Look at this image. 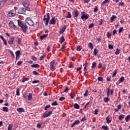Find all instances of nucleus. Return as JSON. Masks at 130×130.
Segmentation results:
<instances>
[{
	"label": "nucleus",
	"mask_w": 130,
	"mask_h": 130,
	"mask_svg": "<svg viewBox=\"0 0 130 130\" xmlns=\"http://www.w3.org/2000/svg\"><path fill=\"white\" fill-rule=\"evenodd\" d=\"M9 17H15L16 16V12L14 10L10 11L8 13Z\"/></svg>",
	"instance_id": "nucleus-7"
},
{
	"label": "nucleus",
	"mask_w": 130,
	"mask_h": 130,
	"mask_svg": "<svg viewBox=\"0 0 130 130\" xmlns=\"http://www.w3.org/2000/svg\"><path fill=\"white\" fill-rule=\"evenodd\" d=\"M107 36L108 37V38L110 39L111 37V34H110V32H108L107 34Z\"/></svg>",
	"instance_id": "nucleus-48"
},
{
	"label": "nucleus",
	"mask_w": 130,
	"mask_h": 130,
	"mask_svg": "<svg viewBox=\"0 0 130 130\" xmlns=\"http://www.w3.org/2000/svg\"><path fill=\"white\" fill-rule=\"evenodd\" d=\"M31 68H35L36 69H39L40 65L39 64H34L31 65Z\"/></svg>",
	"instance_id": "nucleus-16"
},
{
	"label": "nucleus",
	"mask_w": 130,
	"mask_h": 130,
	"mask_svg": "<svg viewBox=\"0 0 130 130\" xmlns=\"http://www.w3.org/2000/svg\"><path fill=\"white\" fill-rule=\"evenodd\" d=\"M124 118V115L121 114L119 116V120H122Z\"/></svg>",
	"instance_id": "nucleus-27"
},
{
	"label": "nucleus",
	"mask_w": 130,
	"mask_h": 130,
	"mask_svg": "<svg viewBox=\"0 0 130 130\" xmlns=\"http://www.w3.org/2000/svg\"><path fill=\"white\" fill-rule=\"evenodd\" d=\"M78 124H80V120H76L74 121V122L73 123V124L71 125L72 127H74L75 125H77Z\"/></svg>",
	"instance_id": "nucleus-13"
},
{
	"label": "nucleus",
	"mask_w": 130,
	"mask_h": 130,
	"mask_svg": "<svg viewBox=\"0 0 130 130\" xmlns=\"http://www.w3.org/2000/svg\"><path fill=\"white\" fill-rule=\"evenodd\" d=\"M93 53L94 55H97V53H98V50L95 48L94 49Z\"/></svg>",
	"instance_id": "nucleus-38"
},
{
	"label": "nucleus",
	"mask_w": 130,
	"mask_h": 130,
	"mask_svg": "<svg viewBox=\"0 0 130 130\" xmlns=\"http://www.w3.org/2000/svg\"><path fill=\"white\" fill-rule=\"evenodd\" d=\"M122 30H123V27H120L119 29V33H121V32H122Z\"/></svg>",
	"instance_id": "nucleus-59"
},
{
	"label": "nucleus",
	"mask_w": 130,
	"mask_h": 130,
	"mask_svg": "<svg viewBox=\"0 0 130 130\" xmlns=\"http://www.w3.org/2000/svg\"><path fill=\"white\" fill-rule=\"evenodd\" d=\"M26 9L25 8H24L23 7H20L18 8L17 13L18 14H26Z\"/></svg>",
	"instance_id": "nucleus-5"
},
{
	"label": "nucleus",
	"mask_w": 130,
	"mask_h": 130,
	"mask_svg": "<svg viewBox=\"0 0 130 130\" xmlns=\"http://www.w3.org/2000/svg\"><path fill=\"white\" fill-rule=\"evenodd\" d=\"M87 119V118L86 117H83L81 120V121H85V120H86Z\"/></svg>",
	"instance_id": "nucleus-56"
},
{
	"label": "nucleus",
	"mask_w": 130,
	"mask_h": 130,
	"mask_svg": "<svg viewBox=\"0 0 130 130\" xmlns=\"http://www.w3.org/2000/svg\"><path fill=\"white\" fill-rule=\"evenodd\" d=\"M31 59H32V60H34L35 61H36V60H37V58L35 57V56H31Z\"/></svg>",
	"instance_id": "nucleus-40"
},
{
	"label": "nucleus",
	"mask_w": 130,
	"mask_h": 130,
	"mask_svg": "<svg viewBox=\"0 0 130 130\" xmlns=\"http://www.w3.org/2000/svg\"><path fill=\"white\" fill-rule=\"evenodd\" d=\"M110 117L109 116L106 117V121L107 123H110V122H111V120H110Z\"/></svg>",
	"instance_id": "nucleus-26"
},
{
	"label": "nucleus",
	"mask_w": 130,
	"mask_h": 130,
	"mask_svg": "<svg viewBox=\"0 0 130 130\" xmlns=\"http://www.w3.org/2000/svg\"><path fill=\"white\" fill-rule=\"evenodd\" d=\"M32 93H29L28 95H27V100H29V101L32 100Z\"/></svg>",
	"instance_id": "nucleus-18"
},
{
	"label": "nucleus",
	"mask_w": 130,
	"mask_h": 130,
	"mask_svg": "<svg viewBox=\"0 0 130 130\" xmlns=\"http://www.w3.org/2000/svg\"><path fill=\"white\" fill-rule=\"evenodd\" d=\"M50 50H51L50 45H48L47 48V51H48V52H49V51H50Z\"/></svg>",
	"instance_id": "nucleus-50"
},
{
	"label": "nucleus",
	"mask_w": 130,
	"mask_h": 130,
	"mask_svg": "<svg viewBox=\"0 0 130 130\" xmlns=\"http://www.w3.org/2000/svg\"><path fill=\"white\" fill-rule=\"evenodd\" d=\"M81 19L82 20H88V19H89V16H88V14H83L82 16H81Z\"/></svg>",
	"instance_id": "nucleus-12"
},
{
	"label": "nucleus",
	"mask_w": 130,
	"mask_h": 130,
	"mask_svg": "<svg viewBox=\"0 0 130 130\" xmlns=\"http://www.w3.org/2000/svg\"><path fill=\"white\" fill-rule=\"evenodd\" d=\"M114 91V90H113V89H111L110 90V93L111 94V95H113V91Z\"/></svg>",
	"instance_id": "nucleus-63"
},
{
	"label": "nucleus",
	"mask_w": 130,
	"mask_h": 130,
	"mask_svg": "<svg viewBox=\"0 0 130 130\" xmlns=\"http://www.w3.org/2000/svg\"><path fill=\"white\" fill-rule=\"evenodd\" d=\"M3 110L5 112H9V108L8 107H4L3 108Z\"/></svg>",
	"instance_id": "nucleus-22"
},
{
	"label": "nucleus",
	"mask_w": 130,
	"mask_h": 130,
	"mask_svg": "<svg viewBox=\"0 0 130 130\" xmlns=\"http://www.w3.org/2000/svg\"><path fill=\"white\" fill-rule=\"evenodd\" d=\"M9 24V25L10 26V27H11V28H16L17 27L16 26V25H15V24H14V22H13V21H10Z\"/></svg>",
	"instance_id": "nucleus-15"
},
{
	"label": "nucleus",
	"mask_w": 130,
	"mask_h": 130,
	"mask_svg": "<svg viewBox=\"0 0 130 130\" xmlns=\"http://www.w3.org/2000/svg\"><path fill=\"white\" fill-rule=\"evenodd\" d=\"M99 110L98 109H95V111H94V114L95 115H97V114H98V111H99Z\"/></svg>",
	"instance_id": "nucleus-60"
},
{
	"label": "nucleus",
	"mask_w": 130,
	"mask_h": 130,
	"mask_svg": "<svg viewBox=\"0 0 130 130\" xmlns=\"http://www.w3.org/2000/svg\"><path fill=\"white\" fill-rule=\"evenodd\" d=\"M68 26L64 25L63 27L60 30L59 33L60 34H62L64 31H66V29H67V27Z\"/></svg>",
	"instance_id": "nucleus-14"
},
{
	"label": "nucleus",
	"mask_w": 130,
	"mask_h": 130,
	"mask_svg": "<svg viewBox=\"0 0 130 130\" xmlns=\"http://www.w3.org/2000/svg\"><path fill=\"white\" fill-rule=\"evenodd\" d=\"M56 60H53L50 62V70L52 71V72H53V71H55V67H56L57 63H56Z\"/></svg>",
	"instance_id": "nucleus-2"
},
{
	"label": "nucleus",
	"mask_w": 130,
	"mask_h": 130,
	"mask_svg": "<svg viewBox=\"0 0 130 130\" xmlns=\"http://www.w3.org/2000/svg\"><path fill=\"white\" fill-rule=\"evenodd\" d=\"M70 96L72 98V99H74V97H75V93L71 92L70 94Z\"/></svg>",
	"instance_id": "nucleus-47"
},
{
	"label": "nucleus",
	"mask_w": 130,
	"mask_h": 130,
	"mask_svg": "<svg viewBox=\"0 0 130 130\" xmlns=\"http://www.w3.org/2000/svg\"><path fill=\"white\" fill-rule=\"evenodd\" d=\"M96 66H97V63H96L95 61L92 62V69H95L96 68Z\"/></svg>",
	"instance_id": "nucleus-28"
},
{
	"label": "nucleus",
	"mask_w": 130,
	"mask_h": 130,
	"mask_svg": "<svg viewBox=\"0 0 130 130\" xmlns=\"http://www.w3.org/2000/svg\"><path fill=\"white\" fill-rule=\"evenodd\" d=\"M27 20L28 21H27V24L29 26H34L35 25L34 22H33V21H32V20H31V19L27 18Z\"/></svg>",
	"instance_id": "nucleus-11"
},
{
	"label": "nucleus",
	"mask_w": 130,
	"mask_h": 130,
	"mask_svg": "<svg viewBox=\"0 0 130 130\" xmlns=\"http://www.w3.org/2000/svg\"><path fill=\"white\" fill-rule=\"evenodd\" d=\"M48 36V35H43L42 36H40V39L41 40H43V39H45V38H46Z\"/></svg>",
	"instance_id": "nucleus-19"
},
{
	"label": "nucleus",
	"mask_w": 130,
	"mask_h": 130,
	"mask_svg": "<svg viewBox=\"0 0 130 130\" xmlns=\"http://www.w3.org/2000/svg\"><path fill=\"white\" fill-rule=\"evenodd\" d=\"M116 74H117V72L116 70H115L112 75V77L113 78V77H115V76H116Z\"/></svg>",
	"instance_id": "nucleus-53"
},
{
	"label": "nucleus",
	"mask_w": 130,
	"mask_h": 130,
	"mask_svg": "<svg viewBox=\"0 0 130 130\" xmlns=\"http://www.w3.org/2000/svg\"><path fill=\"white\" fill-rule=\"evenodd\" d=\"M102 128H103V129H105V130H107V129H108V126H105V125H103L102 126Z\"/></svg>",
	"instance_id": "nucleus-43"
},
{
	"label": "nucleus",
	"mask_w": 130,
	"mask_h": 130,
	"mask_svg": "<svg viewBox=\"0 0 130 130\" xmlns=\"http://www.w3.org/2000/svg\"><path fill=\"white\" fill-rule=\"evenodd\" d=\"M94 26V23H90L89 26H88V28L89 29H91V28H93V26Z\"/></svg>",
	"instance_id": "nucleus-45"
},
{
	"label": "nucleus",
	"mask_w": 130,
	"mask_h": 130,
	"mask_svg": "<svg viewBox=\"0 0 130 130\" xmlns=\"http://www.w3.org/2000/svg\"><path fill=\"white\" fill-rule=\"evenodd\" d=\"M64 99H66V98H64L63 96H61L59 98V101H63V100H64Z\"/></svg>",
	"instance_id": "nucleus-52"
},
{
	"label": "nucleus",
	"mask_w": 130,
	"mask_h": 130,
	"mask_svg": "<svg viewBox=\"0 0 130 130\" xmlns=\"http://www.w3.org/2000/svg\"><path fill=\"white\" fill-rule=\"evenodd\" d=\"M55 23H56L55 17H53L51 20L49 21V24L50 25H55Z\"/></svg>",
	"instance_id": "nucleus-8"
},
{
	"label": "nucleus",
	"mask_w": 130,
	"mask_h": 130,
	"mask_svg": "<svg viewBox=\"0 0 130 130\" xmlns=\"http://www.w3.org/2000/svg\"><path fill=\"white\" fill-rule=\"evenodd\" d=\"M93 12L94 13H97V12H98V7H97V6H95L94 8Z\"/></svg>",
	"instance_id": "nucleus-46"
},
{
	"label": "nucleus",
	"mask_w": 130,
	"mask_h": 130,
	"mask_svg": "<svg viewBox=\"0 0 130 130\" xmlns=\"http://www.w3.org/2000/svg\"><path fill=\"white\" fill-rule=\"evenodd\" d=\"M77 51H81V50H82V46H78L77 47Z\"/></svg>",
	"instance_id": "nucleus-35"
},
{
	"label": "nucleus",
	"mask_w": 130,
	"mask_h": 130,
	"mask_svg": "<svg viewBox=\"0 0 130 130\" xmlns=\"http://www.w3.org/2000/svg\"><path fill=\"white\" fill-rule=\"evenodd\" d=\"M29 80V78H24L22 80V82L24 83V82H26V81H28Z\"/></svg>",
	"instance_id": "nucleus-61"
},
{
	"label": "nucleus",
	"mask_w": 130,
	"mask_h": 130,
	"mask_svg": "<svg viewBox=\"0 0 130 130\" xmlns=\"http://www.w3.org/2000/svg\"><path fill=\"white\" fill-rule=\"evenodd\" d=\"M50 20V14H49V13L47 14V18H46V15L44 16L43 21L44 22H45V21L46 26H48V23H49Z\"/></svg>",
	"instance_id": "nucleus-3"
},
{
	"label": "nucleus",
	"mask_w": 130,
	"mask_h": 130,
	"mask_svg": "<svg viewBox=\"0 0 130 130\" xmlns=\"http://www.w3.org/2000/svg\"><path fill=\"white\" fill-rule=\"evenodd\" d=\"M50 107V105H48L46 106L45 107L44 110H47V109H48V108H49Z\"/></svg>",
	"instance_id": "nucleus-57"
},
{
	"label": "nucleus",
	"mask_w": 130,
	"mask_h": 130,
	"mask_svg": "<svg viewBox=\"0 0 130 130\" xmlns=\"http://www.w3.org/2000/svg\"><path fill=\"white\" fill-rule=\"evenodd\" d=\"M130 119V115H128L125 118V120L126 122H128V120Z\"/></svg>",
	"instance_id": "nucleus-23"
},
{
	"label": "nucleus",
	"mask_w": 130,
	"mask_h": 130,
	"mask_svg": "<svg viewBox=\"0 0 130 130\" xmlns=\"http://www.w3.org/2000/svg\"><path fill=\"white\" fill-rule=\"evenodd\" d=\"M51 114H52V111H50L49 112L46 111L43 114V117L44 118H46V117H48V116H50V115H51Z\"/></svg>",
	"instance_id": "nucleus-6"
},
{
	"label": "nucleus",
	"mask_w": 130,
	"mask_h": 130,
	"mask_svg": "<svg viewBox=\"0 0 130 130\" xmlns=\"http://www.w3.org/2000/svg\"><path fill=\"white\" fill-rule=\"evenodd\" d=\"M67 18H68V19H71V18H72V14H71V12H68V15L67 16Z\"/></svg>",
	"instance_id": "nucleus-34"
},
{
	"label": "nucleus",
	"mask_w": 130,
	"mask_h": 130,
	"mask_svg": "<svg viewBox=\"0 0 130 130\" xmlns=\"http://www.w3.org/2000/svg\"><path fill=\"white\" fill-rule=\"evenodd\" d=\"M51 105H52V106H56L57 105H58V104H57V102L55 101V102L52 103H51Z\"/></svg>",
	"instance_id": "nucleus-36"
},
{
	"label": "nucleus",
	"mask_w": 130,
	"mask_h": 130,
	"mask_svg": "<svg viewBox=\"0 0 130 130\" xmlns=\"http://www.w3.org/2000/svg\"><path fill=\"white\" fill-rule=\"evenodd\" d=\"M32 74L34 75H35V76H38V75H39V73H38V72H37L36 71H33L32 72Z\"/></svg>",
	"instance_id": "nucleus-55"
},
{
	"label": "nucleus",
	"mask_w": 130,
	"mask_h": 130,
	"mask_svg": "<svg viewBox=\"0 0 130 130\" xmlns=\"http://www.w3.org/2000/svg\"><path fill=\"white\" fill-rule=\"evenodd\" d=\"M74 108L76 109H79L80 108V106L78 104H75Z\"/></svg>",
	"instance_id": "nucleus-33"
},
{
	"label": "nucleus",
	"mask_w": 130,
	"mask_h": 130,
	"mask_svg": "<svg viewBox=\"0 0 130 130\" xmlns=\"http://www.w3.org/2000/svg\"><path fill=\"white\" fill-rule=\"evenodd\" d=\"M17 39H18V40H17L18 44L19 45H21V44L22 43V39H21L20 38H18Z\"/></svg>",
	"instance_id": "nucleus-29"
},
{
	"label": "nucleus",
	"mask_w": 130,
	"mask_h": 130,
	"mask_svg": "<svg viewBox=\"0 0 130 130\" xmlns=\"http://www.w3.org/2000/svg\"><path fill=\"white\" fill-rule=\"evenodd\" d=\"M87 96H88V89H87V90L85 91V93L84 94V97H87Z\"/></svg>",
	"instance_id": "nucleus-51"
},
{
	"label": "nucleus",
	"mask_w": 130,
	"mask_h": 130,
	"mask_svg": "<svg viewBox=\"0 0 130 130\" xmlns=\"http://www.w3.org/2000/svg\"><path fill=\"white\" fill-rule=\"evenodd\" d=\"M16 56H20V51L18 50L15 52Z\"/></svg>",
	"instance_id": "nucleus-44"
},
{
	"label": "nucleus",
	"mask_w": 130,
	"mask_h": 130,
	"mask_svg": "<svg viewBox=\"0 0 130 130\" xmlns=\"http://www.w3.org/2000/svg\"><path fill=\"white\" fill-rule=\"evenodd\" d=\"M17 111L18 112L21 113V112H24L25 111V110H24V108H17Z\"/></svg>",
	"instance_id": "nucleus-17"
},
{
	"label": "nucleus",
	"mask_w": 130,
	"mask_h": 130,
	"mask_svg": "<svg viewBox=\"0 0 130 130\" xmlns=\"http://www.w3.org/2000/svg\"><path fill=\"white\" fill-rule=\"evenodd\" d=\"M16 95L17 96H20V89L19 88H17V90H16Z\"/></svg>",
	"instance_id": "nucleus-42"
},
{
	"label": "nucleus",
	"mask_w": 130,
	"mask_h": 130,
	"mask_svg": "<svg viewBox=\"0 0 130 130\" xmlns=\"http://www.w3.org/2000/svg\"><path fill=\"white\" fill-rule=\"evenodd\" d=\"M74 17L77 18L79 16V11L77 9H74V12H73Z\"/></svg>",
	"instance_id": "nucleus-10"
},
{
	"label": "nucleus",
	"mask_w": 130,
	"mask_h": 130,
	"mask_svg": "<svg viewBox=\"0 0 130 130\" xmlns=\"http://www.w3.org/2000/svg\"><path fill=\"white\" fill-rule=\"evenodd\" d=\"M14 40H15V37H10V40L8 41L9 44H10V45H12V44L14 43Z\"/></svg>",
	"instance_id": "nucleus-9"
},
{
	"label": "nucleus",
	"mask_w": 130,
	"mask_h": 130,
	"mask_svg": "<svg viewBox=\"0 0 130 130\" xmlns=\"http://www.w3.org/2000/svg\"><path fill=\"white\" fill-rule=\"evenodd\" d=\"M18 26L21 27L23 32L24 33H26L27 32V29H28V26H27V24L24 21H22L20 20H17Z\"/></svg>",
	"instance_id": "nucleus-1"
},
{
	"label": "nucleus",
	"mask_w": 130,
	"mask_h": 130,
	"mask_svg": "<svg viewBox=\"0 0 130 130\" xmlns=\"http://www.w3.org/2000/svg\"><path fill=\"white\" fill-rule=\"evenodd\" d=\"M108 47L109 49H113V45L109 44Z\"/></svg>",
	"instance_id": "nucleus-54"
},
{
	"label": "nucleus",
	"mask_w": 130,
	"mask_h": 130,
	"mask_svg": "<svg viewBox=\"0 0 130 130\" xmlns=\"http://www.w3.org/2000/svg\"><path fill=\"white\" fill-rule=\"evenodd\" d=\"M114 19H116V16L115 15H113L110 19L111 22H113Z\"/></svg>",
	"instance_id": "nucleus-31"
},
{
	"label": "nucleus",
	"mask_w": 130,
	"mask_h": 130,
	"mask_svg": "<svg viewBox=\"0 0 130 130\" xmlns=\"http://www.w3.org/2000/svg\"><path fill=\"white\" fill-rule=\"evenodd\" d=\"M39 80H34L32 81V84H36V83H39Z\"/></svg>",
	"instance_id": "nucleus-62"
},
{
	"label": "nucleus",
	"mask_w": 130,
	"mask_h": 130,
	"mask_svg": "<svg viewBox=\"0 0 130 130\" xmlns=\"http://www.w3.org/2000/svg\"><path fill=\"white\" fill-rule=\"evenodd\" d=\"M23 7H24L25 8V10L26 11H30V8H29V5H30V2L28 1H25L24 2H23L22 3Z\"/></svg>",
	"instance_id": "nucleus-4"
},
{
	"label": "nucleus",
	"mask_w": 130,
	"mask_h": 130,
	"mask_svg": "<svg viewBox=\"0 0 130 130\" xmlns=\"http://www.w3.org/2000/svg\"><path fill=\"white\" fill-rule=\"evenodd\" d=\"M37 127H38V128H41V124H40V123H38V124H37Z\"/></svg>",
	"instance_id": "nucleus-64"
},
{
	"label": "nucleus",
	"mask_w": 130,
	"mask_h": 130,
	"mask_svg": "<svg viewBox=\"0 0 130 130\" xmlns=\"http://www.w3.org/2000/svg\"><path fill=\"white\" fill-rule=\"evenodd\" d=\"M23 63V61H19L17 62V66H20V64H22Z\"/></svg>",
	"instance_id": "nucleus-58"
},
{
	"label": "nucleus",
	"mask_w": 130,
	"mask_h": 130,
	"mask_svg": "<svg viewBox=\"0 0 130 130\" xmlns=\"http://www.w3.org/2000/svg\"><path fill=\"white\" fill-rule=\"evenodd\" d=\"M107 97H109V95H110V89L109 88H107Z\"/></svg>",
	"instance_id": "nucleus-37"
},
{
	"label": "nucleus",
	"mask_w": 130,
	"mask_h": 130,
	"mask_svg": "<svg viewBox=\"0 0 130 130\" xmlns=\"http://www.w3.org/2000/svg\"><path fill=\"white\" fill-rule=\"evenodd\" d=\"M123 81H124V77L122 76L121 78H120V79L119 80V82L122 83V82H123Z\"/></svg>",
	"instance_id": "nucleus-30"
},
{
	"label": "nucleus",
	"mask_w": 130,
	"mask_h": 130,
	"mask_svg": "<svg viewBox=\"0 0 130 130\" xmlns=\"http://www.w3.org/2000/svg\"><path fill=\"white\" fill-rule=\"evenodd\" d=\"M88 47H89V48H90V49L92 50V49L94 48V47L93 46V44H92V43H89L88 44Z\"/></svg>",
	"instance_id": "nucleus-24"
},
{
	"label": "nucleus",
	"mask_w": 130,
	"mask_h": 130,
	"mask_svg": "<svg viewBox=\"0 0 130 130\" xmlns=\"http://www.w3.org/2000/svg\"><path fill=\"white\" fill-rule=\"evenodd\" d=\"M119 53H120V50L118 48H117L116 51L115 52V54H116V55H117L119 54Z\"/></svg>",
	"instance_id": "nucleus-25"
},
{
	"label": "nucleus",
	"mask_w": 130,
	"mask_h": 130,
	"mask_svg": "<svg viewBox=\"0 0 130 130\" xmlns=\"http://www.w3.org/2000/svg\"><path fill=\"white\" fill-rule=\"evenodd\" d=\"M98 80L99 81L102 82V81L103 80V77H99L98 78Z\"/></svg>",
	"instance_id": "nucleus-49"
},
{
	"label": "nucleus",
	"mask_w": 130,
	"mask_h": 130,
	"mask_svg": "<svg viewBox=\"0 0 130 130\" xmlns=\"http://www.w3.org/2000/svg\"><path fill=\"white\" fill-rule=\"evenodd\" d=\"M104 101L106 103H107V102H108V101H109V98L108 97L104 98Z\"/></svg>",
	"instance_id": "nucleus-32"
},
{
	"label": "nucleus",
	"mask_w": 130,
	"mask_h": 130,
	"mask_svg": "<svg viewBox=\"0 0 130 130\" xmlns=\"http://www.w3.org/2000/svg\"><path fill=\"white\" fill-rule=\"evenodd\" d=\"M45 57H46V54H44L43 55L41 56L40 58V60H43V59H44Z\"/></svg>",
	"instance_id": "nucleus-21"
},
{
	"label": "nucleus",
	"mask_w": 130,
	"mask_h": 130,
	"mask_svg": "<svg viewBox=\"0 0 130 130\" xmlns=\"http://www.w3.org/2000/svg\"><path fill=\"white\" fill-rule=\"evenodd\" d=\"M64 40H66V39H64V37H61L60 38V40H59V42L60 43H63V42L64 41Z\"/></svg>",
	"instance_id": "nucleus-20"
},
{
	"label": "nucleus",
	"mask_w": 130,
	"mask_h": 130,
	"mask_svg": "<svg viewBox=\"0 0 130 130\" xmlns=\"http://www.w3.org/2000/svg\"><path fill=\"white\" fill-rule=\"evenodd\" d=\"M12 127H13V124H9L8 127V130H12Z\"/></svg>",
	"instance_id": "nucleus-39"
},
{
	"label": "nucleus",
	"mask_w": 130,
	"mask_h": 130,
	"mask_svg": "<svg viewBox=\"0 0 130 130\" xmlns=\"http://www.w3.org/2000/svg\"><path fill=\"white\" fill-rule=\"evenodd\" d=\"M106 3H109V0H105V1H104L102 3V6H104V5H105V4H106Z\"/></svg>",
	"instance_id": "nucleus-41"
}]
</instances>
